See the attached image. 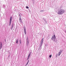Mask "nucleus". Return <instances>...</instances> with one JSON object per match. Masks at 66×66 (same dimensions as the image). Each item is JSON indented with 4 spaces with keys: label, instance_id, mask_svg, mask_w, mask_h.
Returning <instances> with one entry per match:
<instances>
[{
    "label": "nucleus",
    "instance_id": "nucleus-9",
    "mask_svg": "<svg viewBox=\"0 0 66 66\" xmlns=\"http://www.w3.org/2000/svg\"><path fill=\"white\" fill-rule=\"evenodd\" d=\"M16 42L17 44H18V39H17L16 40Z\"/></svg>",
    "mask_w": 66,
    "mask_h": 66
},
{
    "label": "nucleus",
    "instance_id": "nucleus-6",
    "mask_svg": "<svg viewBox=\"0 0 66 66\" xmlns=\"http://www.w3.org/2000/svg\"><path fill=\"white\" fill-rule=\"evenodd\" d=\"M2 43L1 42V44L0 45V49H1V48H2Z\"/></svg>",
    "mask_w": 66,
    "mask_h": 66
},
{
    "label": "nucleus",
    "instance_id": "nucleus-14",
    "mask_svg": "<svg viewBox=\"0 0 66 66\" xmlns=\"http://www.w3.org/2000/svg\"><path fill=\"white\" fill-rule=\"evenodd\" d=\"M29 58H30V57H29L28 56L27 60H29Z\"/></svg>",
    "mask_w": 66,
    "mask_h": 66
},
{
    "label": "nucleus",
    "instance_id": "nucleus-4",
    "mask_svg": "<svg viewBox=\"0 0 66 66\" xmlns=\"http://www.w3.org/2000/svg\"><path fill=\"white\" fill-rule=\"evenodd\" d=\"M43 40H44V38H43L42 39V40L40 42V44L41 45H42V44H43Z\"/></svg>",
    "mask_w": 66,
    "mask_h": 66
},
{
    "label": "nucleus",
    "instance_id": "nucleus-5",
    "mask_svg": "<svg viewBox=\"0 0 66 66\" xmlns=\"http://www.w3.org/2000/svg\"><path fill=\"white\" fill-rule=\"evenodd\" d=\"M61 53H62V51L60 50L58 53V56H60V54H61Z\"/></svg>",
    "mask_w": 66,
    "mask_h": 66
},
{
    "label": "nucleus",
    "instance_id": "nucleus-12",
    "mask_svg": "<svg viewBox=\"0 0 66 66\" xmlns=\"http://www.w3.org/2000/svg\"><path fill=\"white\" fill-rule=\"evenodd\" d=\"M31 55V54L30 53H29L28 56H29V57H30V55Z\"/></svg>",
    "mask_w": 66,
    "mask_h": 66
},
{
    "label": "nucleus",
    "instance_id": "nucleus-2",
    "mask_svg": "<svg viewBox=\"0 0 66 66\" xmlns=\"http://www.w3.org/2000/svg\"><path fill=\"white\" fill-rule=\"evenodd\" d=\"M54 34V35L52 36L51 38L52 40H54H54H55L56 39V37H55V36Z\"/></svg>",
    "mask_w": 66,
    "mask_h": 66
},
{
    "label": "nucleus",
    "instance_id": "nucleus-13",
    "mask_svg": "<svg viewBox=\"0 0 66 66\" xmlns=\"http://www.w3.org/2000/svg\"><path fill=\"white\" fill-rule=\"evenodd\" d=\"M51 56H52V55H50L49 56V57H50V58L51 57Z\"/></svg>",
    "mask_w": 66,
    "mask_h": 66
},
{
    "label": "nucleus",
    "instance_id": "nucleus-1",
    "mask_svg": "<svg viewBox=\"0 0 66 66\" xmlns=\"http://www.w3.org/2000/svg\"><path fill=\"white\" fill-rule=\"evenodd\" d=\"M65 13V10H64L61 9L59 10L58 14L59 15H62Z\"/></svg>",
    "mask_w": 66,
    "mask_h": 66
},
{
    "label": "nucleus",
    "instance_id": "nucleus-8",
    "mask_svg": "<svg viewBox=\"0 0 66 66\" xmlns=\"http://www.w3.org/2000/svg\"><path fill=\"white\" fill-rule=\"evenodd\" d=\"M29 43V41H27V42H26V45H27V46H28V45Z\"/></svg>",
    "mask_w": 66,
    "mask_h": 66
},
{
    "label": "nucleus",
    "instance_id": "nucleus-18",
    "mask_svg": "<svg viewBox=\"0 0 66 66\" xmlns=\"http://www.w3.org/2000/svg\"><path fill=\"white\" fill-rule=\"evenodd\" d=\"M19 16H20V17H21L20 14H19Z\"/></svg>",
    "mask_w": 66,
    "mask_h": 66
},
{
    "label": "nucleus",
    "instance_id": "nucleus-16",
    "mask_svg": "<svg viewBox=\"0 0 66 66\" xmlns=\"http://www.w3.org/2000/svg\"><path fill=\"white\" fill-rule=\"evenodd\" d=\"M26 40H27V42L29 41L28 40V38H27Z\"/></svg>",
    "mask_w": 66,
    "mask_h": 66
},
{
    "label": "nucleus",
    "instance_id": "nucleus-20",
    "mask_svg": "<svg viewBox=\"0 0 66 66\" xmlns=\"http://www.w3.org/2000/svg\"><path fill=\"white\" fill-rule=\"evenodd\" d=\"M65 33H66V31H65Z\"/></svg>",
    "mask_w": 66,
    "mask_h": 66
},
{
    "label": "nucleus",
    "instance_id": "nucleus-17",
    "mask_svg": "<svg viewBox=\"0 0 66 66\" xmlns=\"http://www.w3.org/2000/svg\"><path fill=\"white\" fill-rule=\"evenodd\" d=\"M20 44H21V40H20Z\"/></svg>",
    "mask_w": 66,
    "mask_h": 66
},
{
    "label": "nucleus",
    "instance_id": "nucleus-10",
    "mask_svg": "<svg viewBox=\"0 0 66 66\" xmlns=\"http://www.w3.org/2000/svg\"><path fill=\"white\" fill-rule=\"evenodd\" d=\"M29 60H28V61L27 62V63L26 64L27 65L28 64V63H29Z\"/></svg>",
    "mask_w": 66,
    "mask_h": 66
},
{
    "label": "nucleus",
    "instance_id": "nucleus-11",
    "mask_svg": "<svg viewBox=\"0 0 66 66\" xmlns=\"http://www.w3.org/2000/svg\"><path fill=\"white\" fill-rule=\"evenodd\" d=\"M19 20L20 21L21 20V17H20V18H19Z\"/></svg>",
    "mask_w": 66,
    "mask_h": 66
},
{
    "label": "nucleus",
    "instance_id": "nucleus-7",
    "mask_svg": "<svg viewBox=\"0 0 66 66\" xmlns=\"http://www.w3.org/2000/svg\"><path fill=\"white\" fill-rule=\"evenodd\" d=\"M24 32L25 34H26V28L24 27Z\"/></svg>",
    "mask_w": 66,
    "mask_h": 66
},
{
    "label": "nucleus",
    "instance_id": "nucleus-19",
    "mask_svg": "<svg viewBox=\"0 0 66 66\" xmlns=\"http://www.w3.org/2000/svg\"><path fill=\"white\" fill-rule=\"evenodd\" d=\"M12 27H13V25L12 26Z\"/></svg>",
    "mask_w": 66,
    "mask_h": 66
},
{
    "label": "nucleus",
    "instance_id": "nucleus-3",
    "mask_svg": "<svg viewBox=\"0 0 66 66\" xmlns=\"http://www.w3.org/2000/svg\"><path fill=\"white\" fill-rule=\"evenodd\" d=\"M12 17L11 16L10 18V22H9V26H10V25H11V22H12Z\"/></svg>",
    "mask_w": 66,
    "mask_h": 66
},
{
    "label": "nucleus",
    "instance_id": "nucleus-15",
    "mask_svg": "<svg viewBox=\"0 0 66 66\" xmlns=\"http://www.w3.org/2000/svg\"><path fill=\"white\" fill-rule=\"evenodd\" d=\"M26 9H29V7L28 6H26Z\"/></svg>",
    "mask_w": 66,
    "mask_h": 66
}]
</instances>
